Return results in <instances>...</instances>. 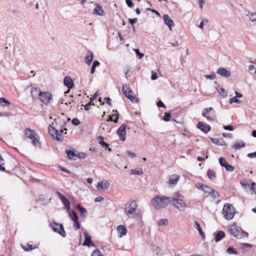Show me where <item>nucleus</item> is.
<instances>
[{"mask_svg": "<svg viewBox=\"0 0 256 256\" xmlns=\"http://www.w3.org/2000/svg\"><path fill=\"white\" fill-rule=\"evenodd\" d=\"M202 116L209 121H214L216 118V112L212 107L204 108L202 112Z\"/></svg>", "mask_w": 256, "mask_h": 256, "instance_id": "obj_7", "label": "nucleus"}, {"mask_svg": "<svg viewBox=\"0 0 256 256\" xmlns=\"http://www.w3.org/2000/svg\"><path fill=\"white\" fill-rule=\"evenodd\" d=\"M204 184H202V183H196V187L198 188V189H200V190H203L204 189Z\"/></svg>", "mask_w": 256, "mask_h": 256, "instance_id": "obj_58", "label": "nucleus"}, {"mask_svg": "<svg viewBox=\"0 0 256 256\" xmlns=\"http://www.w3.org/2000/svg\"><path fill=\"white\" fill-rule=\"evenodd\" d=\"M122 90L124 96L127 98L128 95L131 94L132 91L129 88L126 84H124L122 87Z\"/></svg>", "mask_w": 256, "mask_h": 256, "instance_id": "obj_28", "label": "nucleus"}, {"mask_svg": "<svg viewBox=\"0 0 256 256\" xmlns=\"http://www.w3.org/2000/svg\"><path fill=\"white\" fill-rule=\"evenodd\" d=\"M92 105H94V104L91 100H90V101L87 104L84 106V109L86 110H88L90 108V106Z\"/></svg>", "mask_w": 256, "mask_h": 256, "instance_id": "obj_50", "label": "nucleus"}, {"mask_svg": "<svg viewBox=\"0 0 256 256\" xmlns=\"http://www.w3.org/2000/svg\"><path fill=\"white\" fill-rule=\"evenodd\" d=\"M216 72L221 76H224L226 78H229L231 76L230 72L224 68H218Z\"/></svg>", "mask_w": 256, "mask_h": 256, "instance_id": "obj_17", "label": "nucleus"}, {"mask_svg": "<svg viewBox=\"0 0 256 256\" xmlns=\"http://www.w3.org/2000/svg\"><path fill=\"white\" fill-rule=\"evenodd\" d=\"M247 156L250 158H254L256 157V151L254 152L248 153Z\"/></svg>", "mask_w": 256, "mask_h": 256, "instance_id": "obj_64", "label": "nucleus"}, {"mask_svg": "<svg viewBox=\"0 0 256 256\" xmlns=\"http://www.w3.org/2000/svg\"><path fill=\"white\" fill-rule=\"evenodd\" d=\"M226 252L230 254H238V252L234 250V248L232 247H229L226 250Z\"/></svg>", "mask_w": 256, "mask_h": 256, "instance_id": "obj_43", "label": "nucleus"}, {"mask_svg": "<svg viewBox=\"0 0 256 256\" xmlns=\"http://www.w3.org/2000/svg\"><path fill=\"white\" fill-rule=\"evenodd\" d=\"M110 186L109 182L106 180H102V182H98L97 184V188L98 190H108Z\"/></svg>", "mask_w": 256, "mask_h": 256, "instance_id": "obj_19", "label": "nucleus"}, {"mask_svg": "<svg viewBox=\"0 0 256 256\" xmlns=\"http://www.w3.org/2000/svg\"><path fill=\"white\" fill-rule=\"evenodd\" d=\"M234 102L239 104L240 102V101L235 96L234 98H230L229 99V103L230 104H232Z\"/></svg>", "mask_w": 256, "mask_h": 256, "instance_id": "obj_52", "label": "nucleus"}, {"mask_svg": "<svg viewBox=\"0 0 256 256\" xmlns=\"http://www.w3.org/2000/svg\"><path fill=\"white\" fill-rule=\"evenodd\" d=\"M133 50L135 52L137 57L140 59H142L144 57V54L143 53L140 52L138 49L134 48Z\"/></svg>", "mask_w": 256, "mask_h": 256, "instance_id": "obj_46", "label": "nucleus"}, {"mask_svg": "<svg viewBox=\"0 0 256 256\" xmlns=\"http://www.w3.org/2000/svg\"><path fill=\"white\" fill-rule=\"evenodd\" d=\"M225 236V233L222 230L218 232L215 236L214 240L216 242H218Z\"/></svg>", "mask_w": 256, "mask_h": 256, "instance_id": "obj_27", "label": "nucleus"}, {"mask_svg": "<svg viewBox=\"0 0 256 256\" xmlns=\"http://www.w3.org/2000/svg\"><path fill=\"white\" fill-rule=\"evenodd\" d=\"M194 227L196 230H198V231L199 234L200 235V236L202 238H204V232H202V228H201V227L200 226V224L197 221H194Z\"/></svg>", "mask_w": 256, "mask_h": 256, "instance_id": "obj_33", "label": "nucleus"}, {"mask_svg": "<svg viewBox=\"0 0 256 256\" xmlns=\"http://www.w3.org/2000/svg\"><path fill=\"white\" fill-rule=\"evenodd\" d=\"M207 175L208 177L211 180H214L216 178V174L214 171L209 169L207 172Z\"/></svg>", "mask_w": 256, "mask_h": 256, "instance_id": "obj_35", "label": "nucleus"}, {"mask_svg": "<svg viewBox=\"0 0 256 256\" xmlns=\"http://www.w3.org/2000/svg\"><path fill=\"white\" fill-rule=\"evenodd\" d=\"M93 53L92 52L88 50L87 52L86 56L84 58V62L88 66L90 65L92 62V60H93Z\"/></svg>", "mask_w": 256, "mask_h": 256, "instance_id": "obj_23", "label": "nucleus"}, {"mask_svg": "<svg viewBox=\"0 0 256 256\" xmlns=\"http://www.w3.org/2000/svg\"><path fill=\"white\" fill-rule=\"evenodd\" d=\"M131 174H136V175H141L143 174V171L142 170H132L130 172Z\"/></svg>", "mask_w": 256, "mask_h": 256, "instance_id": "obj_44", "label": "nucleus"}, {"mask_svg": "<svg viewBox=\"0 0 256 256\" xmlns=\"http://www.w3.org/2000/svg\"><path fill=\"white\" fill-rule=\"evenodd\" d=\"M170 198L164 196H156L151 200L154 208L158 210L167 206L170 203Z\"/></svg>", "mask_w": 256, "mask_h": 256, "instance_id": "obj_1", "label": "nucleus"}, {"mask_svg": "<svg viewBox=\"0 0 256 256\" xmlns=\"http://www.w3.org/2000/svg\"><path fill=\"white\" fill-rule=\"evenodd\" d=\"M219 162L222 167H224L228 164L225 158L222 157L219 158Z\"/></svg>", "mask_w": 256, "mask_h": 256, "instance_id": "obj_48", "label": "nucleus"}, {"mask_svg": "<svg viewBox=\"0 0 256 256\" xmlns=\"http://www.w3.org/2000/svg\"><path fill=\"white\" fill-rule=\"evenodd\" d=\"M240 184L242 185L246 186V188L250 187L251 190H252L254 192V194H256V184L254 182H251L250 185L248 183H245L242 181L240 182Z\"/></svg>", "mask_w": 256, "mask_h": 256, "instance_id": "obj_26", "label": "nucleus"}, {"mask_svg": "<svg viewBox=\"0 0 256 256\" xmlns=\"http://www.w3.org/2000/svg\"><path fill=\"white\" fill-rule=\"evenodd\" d=\"M129 22L132 26L134 24L137 22L138 18H129L128 19Z\"/></svg>", "mask_w": 256, "mask_h": 256, "instance_id": "obj_62", "label": "nucleus"}, {"mask_svg": "<svg viewBox=\"0 0 256 256\" xmlns=\"http://www.w3.org/2000/svg\"><path fill=\"white\" fill-rule=\"evenodd\" d=\"M84 236L85 238V240H84V242L83 243V246H88V247H90L91 246H94V247L96 246V244H94L92 242L91 236L90 234H88L86 232H84Z\"/></svg>", "mask_w": 256, "mask_h": 256, "instance_id": "obj_14", "label": "nucleus"}, {"mask_svg": "<svg viewBox=\"0 0 256 256\" xmlns=\"http://www.w3.org/2000/svg\"><path fill=\"white\" fill-rule=\"evenodd\" d=\"M91 256H103V255L98 249H96L92 252Z\"/></svg>", "mask_w": 256, "mask_h": 256, "instance_id": "obj_45", "label": "nucleus"}, {"mask_svg": "<svg viewBox=\"0 0 256 256\" xmlns=\"http://www.w3.org/2000/svg\"><path fill=\"white\" fill-rule=\"evenodd\" d=\"M72 124L76 126H77L80 124V122L79 120L77 118H74L72 120Z\"/></svg>", "mask_w": 256, "mask_h": 256, "instance_id": "obj_55", "label": "nucleus"}, {"mask_svg": "<svg viewBox=\"0 0 256 256\" xmlns=\"http://www.w3.org/2000/svg\"><path fill=\"white\" fill-rule=\"evenodd\" d=\"M40 92H42L39 89L36 88H32L31 90V95L32 98L36 99V98H39V94Z\"/></svg>", "mask_w": 256, "mask_h": 256, "instance_id": "obj_24", "label": "nucleus"}, {"mask_svg": "<svg viewBox=\"0 0 256 256\" xmlns=\"http://www.w3.org/2000/svg\"><path fill=\"white\" fill-rule=\"evenodd\" d=\"M0 104L2 106L10 104V102L4 98H0Z\"/></svg>", "mask_w": 256, "mask_h": 256, "instance_id": "obj_41", "label": "nucleus"}, {"mask_svg": "<svg viewBox=\"0 0 256 256\" xmlns=\"http://www.w3.org/2000/svg\"><path fill=\"white\" fill-rule=\"evenodd\" d=\"M157 106L158 107L166 108L165 104L160 100H158V102H157Z\"/></svg>", "mask_w": 256, "mask_h": 256, "instance_id": "obj_63", "label": "nucleus"}, {"mask_svg": "<svg viewBox=\"0 0 256 256\" xmlns=\"http://www.w3.org/2000/svg\"><path fill=\"white\" fill-rule=\"evenodd\" d=\"M116 114L109 116V119L111 121H113L114 123H117L119 118V114L116 110H115Z\"/></svg>", "mask_w": 256, "mask_h": 256, "instance_id": "obj_32", "label": "nucleus"}, {"mask_svg": "<svg viewBox=\"0 0 256 256\" xmlns=\"http://www.w3.org/2000/svg\"><path fill=\"white\" fill-rule=\"evenodd\" d=\"M48 132L52 138L58 142H62L64 139V136L58 132V130L54 127L50 125L48 126Z\"/></svg>", "mask_w": 256, "mask_h": 256, "instance_id": "obj_6", "label": "nucleus"}, {"mask_svg": "<svg viewBox=\"0 0 256 256\" xmlns=\"http://www.w3.org/2000/svg\"><path fill=\"white\" fill-rule=\"evenodd\" d=\"M56 194L59 198L61 200L62 204L64 205L66 209L68 212L70 210V202L68 200L64 195H62L59 192H56Z\"/></svg>", "mask_w": 256, "mask_h": 256, "instance_id": "obj_13", "label": "nucleus"}, {"mask_svg": "<svg viewBox=\"0 0 256 256\" xmlns=\"http://www.w3.org/2000/svg\"><path fill=\"white\" fill-rule=\"evenodd\" d=\"M212 190V188L205 184L202 190L206 193L210 194Z\"/></svg>", "mask_w": 256, "mask_h": 256, "instance_id": "obj_54", "label": "nucleus"}, {"mask_svg": "<svg viewBox=\"0 0 256 256\" xmlns=\"http://www.w3.org/2000/svg\"><path fill=\"white\" fill-rule=\"evenodd\" d=\"M170 204L180 211L184 210L187 206L186 203L183 200L175 198H170Z\"/></svg>", "mask_w": 256, "mask_h": 256, "instance_id": "obj_5", "label": "nucleus"}, {"mask_svg": "<svg viewBox=\"0 0 256 256\" xmlns=\"http://www.w3.org/2000/svg\"><path fill=\"white\" fill-rule=\"evenodd\" d=\"M126 4L129 8H132L134 6V3L132 0H126Z\"/></svg>", "mask_w": 256, "mask_h": 256, "instance_id": "obj_60", "label": "nucleus"}, {"mask_svg": "<svg viewBox=\"0 0 256 256\" xmlns=\"http://www.w3.org/2000/svg\"><path fill=\"white\" fill-rule=\"evenodd\" d=\"M228 232L232 236L238 239H242L248 236V233L243 230L242 228L238 226L236 223H234L230 226H228Z\"/></svg>", "mask_w": 256, "mask_h": 256, "instance_id": "obj_2", "label": "nucleus"}, {"mask_svg": "<svg viewBox=\"0 0 256 256\" xmlns=\"http://www.w3.org/2000/svg\"><path fill=\"white\" fill-rule=\"evenodd\" d=\"M98 140L99 144L102 147L105 148H108L109 144L104 140V138L102 136H98Z\"/></svg>", "mask_w": 256, "mask_h": 256, "instance_id": "obj_31", "label": "nucleus"}, {"mask_svg": "<svg viewBox=\"0 0 256 256\" xmlns=\"http://www.w3.org/2000/svg\"><path fill=\"white\" fill-rule=\"evenodd\" d=\"M126 126L122 124L117 130L116 134L122 141H124L126 139Z\"/></svg>", "mask_w": 256, "mask_h": 256, "instance_id": "obj_12", "label": "nucleus"}, {"mask_svg": "<svg viewBox=\"0 0 256 256\" xmlns=\"http://www.w3.org/2000/svg\"><path fill=\"white\" fill-rule=\"evenodd\" d=\"M93 14L96 15L102 16L104 14L102 7L98 4H96V8L94 9Z\"/></svg>", "mask_w": 256, "mask_h": 256, "instance_id": "obj_22", "label": "nucleus"}, {"mask_svg": "<svg viewBox=\"0 0 256 256\" xmlns=\"http://www.w3.org/2000/svg\"><path fill=\"white\" fill-rule=\"evenodd\" d=\"M137 206L136 201L128 202L124 208L126 214L127 215L134 214L136 212Z\"/></svg>", "mask_w": 256, "mask_h": 256, "instance_id": "obj_8", "label": "nucleus"}, {"mask_svg": "<svg viewBox=\"0 0 256 256\" xmlns=\"http://www.w3.org/2000/svg\"><path fill=\"white\" fill-rule=\"evenodd\" d=\"M222 214L226 220H230L234 217L236 210L232 204L228 203L224 206Z\"/></svg>", "mask_w": 256, "mask_h": 256, "instance_id": "obj_3", "label": "nucleus"}, {"mask_svg": "<svg viewBox=\"0 0 256 256\" xmlns=\"http://www.w3.org/2000/svg\"><path fill=\"white\" fill-rule=\"evenodd\" d=\"M224 167L225 168L226 170L228 172H233L234 170V168L232 166L228 164H227Z\"/></svg>", "mask_w": 256, "mask_h": 256, "instance_id": "obj_51", "label": "nucleus"}, {"mask_svg": "<svg viewBox=\"0 0 256 256\" xmlns=\"http://www.w3.org/2000/svg\"><path fill=\"white\" fill-rule=\"evenodd\" d=\"M42 103L47 105L52 100V94L48 92H40L38 98Z\"/></svg>", "mask_w": 256, "mask_h": 256, "instance_id": "obj_9", "label": "nucleus"}, {"mask_svg": "<svg viewBox=\"0 0 256 256\" xmlns=\"http://www.w3.org/2000/svg\"><path fill=\"white\" fill-rule=\"evenodd\" d=\"M217 90L218 93L222 96L226 97L228 96L227 92L224 88L220 86H218L217 88Z\"/></svg>", "mask_w": 256, "mask_h": 256, "instance_id": "obj_37", "label": "nucleus"}, {"mask_svg": "<svg viewBox=\"0 0 256 256\" xmlns=\"http://www.w3.org/2000/svg\"><path fill=\"white\" fill-rule=\"evenodd\" d=\"M180 176L176 174H174L170 176L168 183L170 184L176 185V184Z\"/></svg>", "mask_w": 256, "mask_h": 256, "instance_id": "obj_25", "label": "nucleus"}, {"mask_svg": "<svg viewBox=\"0 0 256 256\" xmlns=\"http://www.w3.org/2000/svg\"><path fill=\"white\" fill-rule=\"evenodd\" d=\"M171 114L170 112H166L162 120L165 122H168L170 119Z\"/></svg>", "mask_w": 256, "mask_h": 256, "instance_id": "obj_47", "label": "nucleus"}, {"mask_svg": "<svg viewBox=\"0 0 256 256\" xmlns=\"http://www.w3.org/2000/svg\"><path fill=\"white\" fill-rule=\"evenodd\" d=\"M117 230L120 238H122L126 234L127 230L124 226H118L117 228Z\"/></svg>", "mask_w": 256, "mask_h": 256, "instance_id": "obj_21", "label": "nucleus"}, {"mask_svg": "<svg viewBox=\"0 0 256 256\" xmlns=\"http://www.w3.org/2000/svg\"><path fill=\"white\" fill-rule=\"evenodd\" d=\"M204 76L208 79L212 80L216 78V74H206Z\"/></svg>", "mask_w": 256, "mask_h": 256, "instance_id": "obj_59", "label": "nucleus"}, {"mask_svg": "<svg viewBox=\"0 0 256 256\" xmlns=\"http://www.w3.org/2000/svg\"><path fill=\"white\" fill-rule=\"evenodd\" d=\"M249 19L252 22H256V12L249 14Z\"/></svg>", "mask_w": 256, "mask_h": 256, "instance_id": "obj_49", "label": "nucleus"}, {"mask_svg": "<svg viewBox=\"0 0 256 256\" xmlns=\"http://www.w3.org/2000/svg\"><path fill=\"white\" fill-rule=\"evenodd\" d=\"M224 129L226 130L232 131L234 130V128L232 126L228 125V126H224L223 127Z\"/></svg>", "mask_w": 256, "mask_h": 256, "instance_id": "obj_61", "label": "nucleus"}, {"mask_svg": "<svg viewBox=\"0 0 256 256\" xmlns=\"http://www.w3.org/2000/svg\"><path fill=\"white\" fill-rule=\"evenodd\" d=\"M163 19L164 24L167 25L170 30H172V26L174 25V21L172 20L170 18L168 14H164L163 15Z\"/></svg>", "mask_w": 256, "mask_h": 256, "instance_id": "obj_18", "label": "nucleus"}, {"mask_svg": "<svg viewBox=\"0 0 256 256\" xmlns=\"http://www.w3.org/2000/svg\"><path fill=\"white\" fill-rule=\"evenodd\" d=\"M50 226L54 232L58 233L63 237L66 236V232L62 224L54 222L50 224Z\"/></svg>", "mask_w": 256, "mask_h": 256, "instance_id": "obj_10", "label": "nucleus"}, {"mask_svg": "<svg viewBox=\"0 0 256 256\" xmlns=\"http://www.w3.org/2000/svg\"><path fill=\"white\" fill-rule=\"evenodd\" d=\"M35 132L29 128L25 130V138H28L32 140V144L35 146L40 148V144L38 138L36 137Z\"/></svg>", "mask_w": 256, "mask_h": 256, "instance_id": "obj_4", "label": "nucleus"}, {"mask_svg": "<svg viewBox=\"0 0 256 256\" xmlns=\"http://www.w3.org/2000/svg\"><path fill=\"white\" fill-rule=\"evenodd\" d=\"M252 247V245L247 243H240V244L239 250L240 252L244 254L249 251L250 248Z\"/></svg>", "mask_w": 256, "mask_h": 256, "instance_id": "obj_16", "label": "nucleus"}, {"mask_svg": "<svg viewBox=\"0 0 256 256\" xmlns=\"http://www.w3.org/2000/svg\"><path fill=\"white\" fill-rule=\"evenodd\" d=\"M64 84L68 88H72L74 86V83L70 76H66L64 80Z\"/></svg>", "mask_w": 256, "mask_h": 256, "instance_id": "obj_20", "label": "nucleus"}, {"mask_svg": "<svg viewBox=\"0 0 256 256\" xmlns=\"http://www.w3.org/2000/svg\"><path fill=\"white\" fill-rule=\"evenodd\" d=\"M126 153L131 158H134L136 156V155L135 153L131 152L130 150H127Z\"/></svg>", "mask_w": 256, "mask_h": 256, "instance_id": "obj_57", "label": "nucleus"}, {"mask_svg": "<svg viewBox=\"0 0 256 256\" xmlns=\"http://www.w3.org/2000/svg\"><path fill=\"white\" fill-rule=\"evenodd\" d=\"M210 194L214 199L216 198H218V197L219 196L218 192L214 190V189L212 190V191L210 193Z\"/></svg>", "mask_w": 256, "mask_h": 256, "instance_id": "obj_42", "label": "nucleus"}, {"mask_svg": "<svg viewBox=\"0 0 256 256\" xmlns=\"http://www.w3.org/2000/svg\"><path fill=\"white\" fill-rule=\"evenodd\" d=\"M127 98L129 99L132 102L134 103H137L138 101V98L132 96L131 94L128 95Z\"/></svg>", "mask_w": 256, "mask_h": 256, "instance_id": "obj_38", "label": "nucleus"}, {"mask_svg": "<svg viewBox=\"0 0 256 256\" xmlns=\"http://www.w3.org/2000/svg\"><path fill=\"white\" fill-rule=\"evenodd\" d=\"M21 246L22 248L25 250V251H29L32 250L36 248V247H34L32 245V244H27V247L24 246V245L21 244Z\"/></svg>", "mask_w": 256, "mask_h": 256, "instance_id": "obj_39", "label": "nucleus"}, {"mask_svg": "<svg viewBox=\"0 0 256 256\" xmlns=\"http://www.w3.org/2000/svg\"><path fill=\"white\" fill-rule=\"evenodd\" d=\"M77 209L80 211V215L82 217H85L87 214L86 210L82 207L80 204H77L76 206Z\"/></svg>", "mask_w": 256, "mask_h": 256, "instance_id": "obj_29", "label": "nucleus"}, {"mask_svg": "<svg viewBox=\"0 0 256 256\" xmlns=\"http://www.w3.org/2000/svg\"><path fill=\"white\" fill-rule=\"evenodd\" d=\"M211 141L214 144L218 145V146H223V141L222 139L220 140L216 138H210Z\"/></svg>", "mask_w": 256, "mask_h": 256, "instance_id": "obj_36", "label": "nucleus"}, {"mask_svg": "<svg viewBox=\"0 0 256 256\" xmlns=\"http://www.w3.org/2000/svg\"><path fill=\"white\" fill-rule=\"evenodd\" d=\"M66 152L67 155V158L70 160H73L74 157L76 156V154H75L74 150H66Z\"/></svg>", "mask_w": 256, "mask_h": 256, "instance_id": "obj_30", "label": "nucleus"}, {"mask_svg": "<svg viewBox=\"0 0 256 256\" xmlns=\"http://www.w3.org/2000/svg\"><path fill=\"white\" fill-rule=\"evenodd\" d=\"M197 127L204 133H208L210 130V126L209 125L202 122H198Z\"/></svg>", "mask_w": 256, "mask_h": 256, "instance_id": "obj_15", "label": "nucleus"}, {"mask_svg": "<svg viewBox=\"0 0 256 256\" xmlns=\"http://www.w3.org/2000/svg\"><path fill=\"white\" fill-rule=\"evenodd\" d=\"M4 160L2 158V155L0 154V170L1 171H4L5 168L4 166Z\"/></svg>", "mask_w": 256, "mask_h": 256, "instance_id": "obj_40", "label": "nucleus"}, {"mask_svg": "<svg viewBox=\"0 0 256 256\" xmlns=\"http://www.w3.org/2000/svg\"><path fill=\"white\" fill-rule=\"evenodd\" d=\"M76 156L80 158H86V154L84 152H80L76 154Z\"/></svg>", "mask_w": 256, "mask_h": 256, "instance_id": "obj_56", "label": "nucleus"}, {"mask_svg": "<svg viewBox=\"0 0 256 256\" xmlns=\"http://www.w3.org/2000/svg\"><path fill=\"white\" fill-rule=\"evenodd\" d=\"M70 218L74 222V226L76 230H78L80 228V224L78 222V219L77 214L74 210H70L68 212Z\"/></svg>", "mask_w": 256, "mask_h": 256, "instance_id": "obj_11", "label": "nucleus"}, {"mask_svg": "<svg viewBox=\"0 0 256 256\" xmlns=\"http://www.w3.org/2000/svg\"><path fill=\"white\" fill-rule=\"evenodd\" d=\"M245 146V143L244 142H238L235 143L234 144L232 145V148L235 150H238L242 148Z\"/></svg>", "mask_w": 256, "mask_h": 256, "instance_id": "obj_34", "label": "nucleus"}, {"mask_svg": "<svg viewBox=\"0 0 256 256\" xmlns=\"http://www.w3.org/2000/svg\"><path fill=\"white\" fill-rule=\"evenodd\" d=\"M168 224V220L166 219H162L160 220L158 224L160 226H166Z\"/></svg>", "mask_w": 256, "mask_h": 256, "instance_id": "obj_53", "label": "nucleus"}]
</instances>
